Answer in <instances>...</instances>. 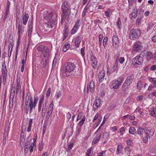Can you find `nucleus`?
Listing matches in <instances>:
<instances>
[{
	"instance_id": "obj_17",
	"label": "nucleus",
	"mask_w": 156,
	"mask_h": 156,
	"mask_svg": "<svg viewBox=\"0 0 156 156\" xmlns=\"http://www.w3.org/2000/svg\"><path fill=\"white\" fill-rule=\"evenodd\" d=\"M69 34V29L68 28L65 26L63 30V41H64L67 37Z\"/></svg>"
},
{
	"instance_id": "obj_51",
	"label": "nucleus",
	"mask_w": 156,
	"mask_h": 156,
	"mask_svg": "<svg viewBox=\"0 0 156 156\" xmlns=\"http://www.w3.org/2000/svg\"><path fill=\"white\" fill-rule=\"evenodd\" d=\"M150 130H151V129L148 128H146L145 129H144L145 135H149V133H150L151 131Z\"/></svg>"
},
{
	"instance_id": "obj_38",
	"label": "nucleus",
	"mask_w": 156,
	"mask_h": 156,
	"mask_svg": "<svg viewBox=\"0 0 156 156\" xmlns=\"http://www.w3.org/2000/svg\"><path fill=\"white\" fill-rule=\"evenodd\" d=\"M103 34H100L99 37V46L100 47H101V43H102V39L103 38Z\"/></svg>"
},
{
	"instance_id": "obj_59",
	"label": "nucleus",
	"mask_w": 156,
	"mask_h": 156,
	"mask_svg": "<svg viewBox=\"0 0 156 156\" xmlns=\"http://www.w3.org/2000/svg\"><path fill=\"white\" fill-rule=\"evenodd\" d=\"M42 107V104L38 103V112H40L41 111Z\"/></svg>"
},
{
	"instance_id": "obj_3",
	"label": "nucleus",
	"mask_w": 156,
	"mask_h": 156,
	"mask_svg": "<svg viewBox=\"0 0 156 156\" xmlns=\"http://www.w3.org/2000/svg\"><path fill=\"white\" fill-rule=\"evenodd\" d=\"M76 66L74 64L69 62L65 64L63 68V72L67 76H70L73 73Z\"/></svg>"
},
{
	"instance_id": "obj_22",
	"label": "nucleus",
	"mask_w": 156,
	"mask_h": 156,
	"mask_svg": "<svg viewBox=\"0 0 156 156\" xmlns=\"http://www.w3.org/2000/svg\"><path fill=\"white\" fill-rule=\"evenodd\" d=\"M101 136V134L99 135L97 134L95 137L93 139L92 142V144L94 145L96 144L100 140Z\"/></svg>"
},
{
	"instance_id": "obj_9",
	"label": "nucleus",
	"mask_w": 156,
	"mask_h": 156,
	"mask_svg": "<svg viewBox=\"0 0 156 156\" xmlns=\"http://www.w3.org/2000/svg\"><path fill=\"white\" fill-rule=\"evenodd\" d=\"M143 47L142 43L139 41H137L134 44L133 47V50L137 52H140L143 49Z\"/></svg>"
},
{
	"instance_id": "obj_12",
	"label": "nucleus",
	"mask_w": 156,
	"mask_h": 156,
	"mask_svg": "<svg viewBox=\"0 0 156 156\" xmlns=\"http://www.w3.org/2000/svg\"><path fill=\"white\" fill-rule=\"evenodd\" d=\"M15 92V89H12L9 103V106L10 108H12L13 106V99L14 97Z\"/></svg>"
},
{
	"instance_id": "obj_15",
	"label": "nucleus",
	"mask_w": 156,
	"mask_h": 156,
	"mask_svg": "<svg viewBox=\"0 0 156 156\" xmlns=\"http://www.w3.org/2000/svg\"><path fill=\"white\" fill-rule=\"evenodd\" d=\"M105 75V73L104 71H102L99 73L98 76V78L100 83L102 82L104 80Z\"/></svg>"
},
{
	"instance_id": "obj_48",
	"label": "nucleus",
	"mask_w": 156,
	"mask_h": 156,
	"mask_svg": "<svg viewBox=\"0 0 156 156\" xmlns=\"http://www.w3.org/2000/svg\"><path fill=\"white\" fill-rule=\"evenodd\" d=\"M152 55V53L150 52H147V59L149 60L151 58V56Z\"/></svg>"
},
{
	"instance_id": "obj_11",
	"label": "nucleus",
	"mask_w": 156,
	"mask_h": 156,
	"mask_svg": "<svg viewBox=\"0 0 156 156\" xmlns=\"http://www.w3.org/2000/svg\"><path fill=\"white\" fill-rule=\"evenodd\" d=\"M120 85V83H119L118 80H114L112 81L111 82V87L112 89H117L119 88Z\"/></svg>"
},
{
	"instance_id": "obj_39",
	"label": "nucleus",
	"mask_w": 156,
	"mask_h": 156,
	"mask_svg": "<svg viewBox=\"0 0 156 156\" xmlns=\"http://www.w3.org/2000/svg\"><path fill=\"white\" fill-rule=\"evenodd\" d=\"M143 87V84L140 81L138 83L137 85V88L139 90H141Z\"/></svg>"
},
{
	"instance_id": "obj_54",
	"label": "nucleus",
	"mask_w": 156,
	"mask_h": 156,
	"mask_svg": "<svg viewBox=\"0 0 156 156\" xmlns=\"http://www.w3.org/2000/svg\"><path fill=\"white\" fill-rule=\"evenodd\" d=\"M51 92V89L50 87H49L46 92V96L47 97H48L50 96Z\"/></svg>"
},
{
	"instance_id": "obj_1",
	"label": "nucleus",
	"mask_w": 156,
	"mask_h": 156,
	"mask_svg": "<svg viewBox=\"0 0 156 156\" xmlns=\"http://www.w3.org/2000/svg\"><path fill=\"white\" fill-rule=\"evenodd\" d=\"M38 100L37 97H34L33 101L32 97L29 96L27 97V99L26 100L24 105V111L26 113H28L29 110L30 113H31L33 109L36 107Z\"/></svg>"
},
{
	"instance_id": "obj_55",
	"label": "nucleus",
	"mask_w": 156,
	"mask_h": 156,
	"mask_svg": "<svg viewBox=\"0 0 156 156\" xmlns=\"http://www.w3.org/2000/svg\"><path fill=\"white\" fill-rule=\"evenodd\" d=\"M12 48H13V43H11L9 44V45L8 51L10 52V51H11V52H12Z\"/></svg>"
},
{
	"instance_id": "obj_30",
	"label": "nucleus",
	"mask_w": 156,
	"mask_h": 156,
	"mask_svg": "<svg viewBox=\"0 0 156 156\" xmlns=\"http://www.w3.org/2000/svg\"><path fill=\"white\" fill-rule=\"evenodd\" d=\"M70 14H67V12H62L61 16V19L62 20H65L66 17Z\"/></svg>"
},
{
	"instance_id": "obj_47",
	"label": "nucleus",
	"mask_w": 156,
	"mask_h": 156,
	"mask_svg": "<svg viewBox=\"0 0 156 156\" xmlns=\"http://www.w3.org/2000/svg\"><path fill=\"white\" fill-rule=\"evenodd\" d=\"M142 18L143 17L141 16L138 17L136 21V25H139V24Z\"/></svg>"
},
{
	"instance_id": "obj_41",
	"label": "nucleus",
	"mask_w": 156,
	"mask_h": 156,
	"mask_svg": "<svg viewBox=\"0 0 156 156\" xmlns=\"http://www.w3.org/2000/svg\"><path fill=\"white\" fill-rule=\"evenodd\" d=\"M100 117H102L100 115V114L99 113H97L95 116L94 117L93 120V122H94L97 119L98 120V119L99 118H100Z\"/></svg>"
},
{
	"instance_id": "obj_7",
	"label": "nucleus",
	"mask_w": 156,
	"mask_h": 156,
	"mask_svg": "<svg viewBox=\"0 0 156 156\" xmlns=\"http://www.w3.org/2000/svg\"><path fill=\"white\" fill-rule=\"evenodd\" d=\"M16 26L18 28L17 35L19 40L20 39L21 35L23 34L24 31L23 27L22 24H20V23L19 20H16Z\"/></svg>"
},
{
	"instance_id": "obj_19",
	"label": "nucleus",
	"mask_w": 156,
	"mask_h": 156,
	"mask_svg": "<svg viewBox=\"0 0 156 156\" xmlns=\"http://www.w3.org/2000/svg\"><path fill=\"white\" fill-rule=\"evenodd\" d=\"M137 132L138 134L140 136H143L144 135H145L144 129V128L140 127L137 129Z\"/></svg>"
},
{
	"instance_id": "obj_63",
	"label": "nucleus",
	"mask_w": 156,
	"mask_h": 156,
	"mask_svg": "<svg viewBox=\"0 0 156 156\" xmlns=\"http://www.w3.org/2000/svg\"><path fill=\"white\" fill-rule=\"evenodd\" d=\"M150 69L152 71H154L156 69V65H153L151 66Z\"/></svg>"
},
{
	"instance_id": "obj_45",
	"label": "nucleus",
	"mask_w": 156,
	"mask_h": 156,
	"mask_svg": "<svg viewBox=\"0 0 156 156\" xmlns=\"http://www.w3.org/2000/svg\"><path fill=\"white\" fill-rule=\"evenodd\" d=\"M77 128L76 132V136H78L81 131V127L80 126L79 127H77Z\"/></svg>"
},
{
	"instance_id": "obj_28",
	"label": "nucleus",
	"mask_w": 156,
	"mask_h": 156,
	"mask_svg": "<svg viewBox=\"0 0 156 156\" xmlns=\"http://www.w3.org/2000/svg\"><path fill=\"white\" fill-rule=\"evenodd\" d=\"M70 45L69 41L66 42L63 46V50L64 51L66 52L69 49V48Z\"/></svg>"
},
{
	"instance_id": "obj_25",
	"label": "nucleus",
	"mask_w": 156,
	"mask_h": 156,
	"mask_svg": "<svg viewBox=\"0 0 156 156\" xmlns=\"http://www.w3.org/2000/svg\"><path fill=\"white\" fill-rule=\"evenodd\" d=\"M119 39L117 36L116 35H114L113 36L112 42L114 45H116L119 43Z\"/></svg>"
},
{
	"instance_id": "obj_21",
	"label": "nucleus",
	"mask_w": 156,
	"mask_h": 156,
	"mask_svg": "<svg viewBox=\"0 0 156 156\" xmlns=\"http://www.w3.org/2000/svg\"><path fill=\"white\" fill-rule=\"evenodd\" d=\"M81 41V39L79 36H78L76 37L75 42V47L76 48H78L79 47Z\"/></svg>"
},
{
	"instance_id": "obj_42",
	"label": "nucleus",
	"mask_w": 156,
	"mask_h": 156,
	"mask_svg": "<svg viewBox=\"0 0 156 156\" xmlns=\"http://www.w3.org/2000/svg\"><path fill=\"white\" fill-rule=\"evenodd\" d=\"M111 11L110 9H108L105 12V15L106 16H107L108 18H109L110 15V13Z\"/></svg>"
},
{
	"instance_id": "obj_31",
	"label": "nucleus",
	"mask_w": 156,
	"mask_h": 156,
	"mask_svg": "<svg viewBox=\"0 0 156 156\" xmlns=\"http://www.w3.org/2000/svg\"><path fill=\"white\" fill-rule=\"evenodd\" d=\"M33 27V25L32 23H31L28 27V36L29 37H30L32 33V30Z\"/></svg>"
},
{
	"instance_id": "obj_8",
	"label": "nucleus",
	"mask_w": 156,
	"mask_h": 156,
	"mask_svg": "<svg viewBox=\"0 0 156 156\" xmlns=\"http://www.w3.org/2000/svg\"><path fill=\"white\" fill-rule=\"evenodd\" d=\"M143 62V58L141 56L139 55L137 56L134 58L132 60V63L133 65H140Z\"/></svg>"
},
{
	"instance_id": "obj_37",
	"label": "nucleus",
	"mask_w": 156,
	"mask_h": 156,
	"mask_svg": "<svg viewBox=\"0 0 156 156\" xmlns=\"http://www.w3.org/2000/svg\"><path fill=\"white\" fill-rule=\"evenodd\" d=\"M109 136V133L107 132H104L102 136V137L105 139H107Z\"/></svg>"
},
{
	"instance_id": "obj_20",
	"label": "nucleus",
	"mask_w": 156,
	"mask_h": 156,
	"mask_svg": "<svg viewBox=\"0 0 156 156\" xmlns=\"http://www.w3.org/2000/svg\"><path fill=\"white\" fill-rule=\"evenodd\" d=\"M137 13L138 11L136 7L135 6L134 7L132 10V12L131 13L132 17L134 18H136L137 16Z\"/></svg>"
},
{
	"instance_id": "obj_58",
	"label": "nucleus",
	"mask_w": 156,
	"mask_h": 156,
	"mask_svg": "<svg viewBox=\"0 0 156 156\" xmlns=\"http://www.w3.org/2000/svg\"><path fill=\"white\" fill-rule=\"evenodd\" d=\"M102 119V117H100V118H99L97 120V121L96 122V124L97 125L96 126H97L98 125V124L101 121Z\"/></svg>"
},
{
	"instance_id": "obj_6",
	"label": "nucleus",
	"mask_w": 156,
	"mask_h": 156,
	"mask_svg": "<svg viewBox=\"0 0 156 156\" xmlns=\"http://www.w3.org/2000/svg\"><path fill=\"white\" fill-rule=\"evenodd\" d=\"M141 33V31L138 29H132L129 33V38L132 40L137 39L140 35Z\"/></svg>"
},
{
	"instance_id": "obj_5",
	"label": "nucleus",
	"mask_w": 156,
	"mask_h": 156,
	"mask_svg": "<svg viewBox=\"0 0 156 156\" xmlns=\"http://www.w3.org/2000/svg\"><path fill=\"white\" fill-rule=\"evenodd\" d=\"M37 51L42 56L46 58L48 57L50 52L47 47L43 45H41L37 48Z\"/></svg>"
},
{
	"instance_id": "obj_53",
	"label": "nucleus",
	"mask_w": 156,
	"mask_h": 156,
	"mask_svg": "<svg viewBox=\"0 0 156 156\" xmlns=\"http://www.w3.org/2000/svg\"><path fill=\"white\" fill-rule=\"evenodd\" d=\"M108 41V38L107 37H105L103 39V45L105 47L106 45V44L107 42Z\"/></svg>"
},
{
	"instance_id": "obj_34",
	"label": "nucleus",
	"mask_w": 156,
	"mask_h": 156,
	"mask_svg": "<svg viewBox=\"0 0 156 156\" xmlns=\"http://www.w3.org/2000/svg\"><path fill=\"white\" fill-rule=\"evenodd\" d=\"M136 129L135 128L133 127H130L129 129V133L131 134H134L135 132Z\"/></svg>"
},
{
	"instance_id": "obj_52",
	"label": "nucleus",
	"mask_w": 156,
	"mask_h": 156,
	"mask_svg": "<svg viewBox=\"0 0 156 156\" xmlns=\"http://www.w3.org/2000/svg\"><path fill=\"white\" fill-rule=\"evenodd\" d=\"M149 136V135H145L144 137L143 138V142L144 143H147L148 141V137Z\"/></svg>"
},
{
	"instance_id": "obj_50",
	"label": "nucleus",
	"mask_w": 156,
	"mask_h": 156,
	"mask_svg": "<svg viewBox=\"0 0 156 156\" xmlns=\"http://www.w3.org/2000/svg\"><path fill=\"white\" fill-rule=\"evenodd\" d=\"M85 49V47H83L81 50V52L82 55V56L83 58H85V52L84 50Z\"/></svg>"
},
{
	"instance_id": "obj_61",
	"label": "nucleus",
	"mask_w": 156,
	"mask_h": 156,
	"mask_svg": "<svg viewBox=\"0 0 156 156\" xmlns=\"http://www.w3.org/2000/svg\"><path fill=\"white\" fill-rule=\"evenodd\" d=\"M73 145V143H71L70 144L68 145V149L69 150L71 149Z\"/></svg>"
},
{
	"instance_id": "obj_27",
	"label": "nucleus",
	"mask_w": 156,
	"mask_h": 156,
	"mask_svg": "<svg viewBox=\"0 0 156 156\" xmlns=\"http://www.w3.org/2000/svg\"><path fill=\"white\" fill-rule=\"evenodd\" d=\"M28 17L29 16L28 14H25L24 16H23L22 20L23 21V24L26 25L27 24Z\"/></svg>"
},
{
	"instance_id": "obj_26",
	"label": "nucleus",
	"mask_w": 156,
	"mask_h": 156,
	"mask_svg": "<svg viewBox=\"0 0 156 156\" xmlns=\"http://www.w3.org/2000/svg\"><path fill=\"white\" fill-rule=\"evenodd\" d=\"M118 65V61L117 59H116L115 63L114 65L112 67L111 69L110 72L111 73L115 72L116 69Z\"/></svg>"
},
{
	"instance_id": "obj_57",
	"label": "nucleus",
	"mask_w": 156,
	"mask_h": 156,
	"mask_svg": "<svg viewBox=\"0 0 156 156\" xmlns=\"http://www.w3.org/2000/svg\"><path fill=\"white\" fill-rule=\"evenodd\" d=\"M144 96L142 95H139L137 97V100L138 101H142L143 99Z\"/></svg>"
},
{
	"instance_id": "obj_33",
	"label": "nucleus",
	"mask_w": 156,
	"mask_h": 156,
	"mask_svg": "<svg viewBox=\"0 0 156 156\" xmlns=\"http://www.w3.org/2000/svg\"><path fill=\"white\" fill-rule=\"evenodd\" d=\"M48 106V102L45 101L44 104L43 106L42 112H46Z\"/></svg>"
},
{
	"instance_id": "obj_62",
	"label": "nucleus",
	"mask_w": 156,
	"mask_h": 156,
	"mask_svg": "<svg viewBox=\"0 0 156 156\" xmlns=\"http://www.w3.org/2000/svg\"><path fill=\"white\" fill-rule=\"evenodd\" d=\"M82 116V114L81 113H80L78 114L77 117V121H78L80 119Z\"/></svg>"
},
{
	"instance_id": "obj_23",
	"label": "nucleus",
	"mask_w": 156,
	"mask_h": 156,
	"mask_svg": "<svg viewBox=\"0 0 156 156\" xmlns=\"http://www.w3.org/2000/svg\"><path fill=\"white\" fill-rule=\"evenodd\" d=\"M53 104L52 103H51L48 107V110L47 114L49 115H50L52 112L53 109Z\"/></svg>"
},
{
	"instance_id": "obj_2",
	"label": "nucleus",
	"mask_w": 156,
	"mask_h": 156,
	"mask_svg": "<svg viewBox=\"0 0 156 156\" xmlns=\"http://www.w3.org/2000/svg\"><path fill=\"white\" fill-rule=\"evenodd\" d=\"M58 13L56 12H50L48 17L49 21L45 23L44 26L48 28H51L57 23L56 19Z\"/></svg>"
},
{
	"instance_id": "obj_46",
	"label": "nucleus",
	"mask_w": 156,
	"mask_h": 156,
	"mask_svg": "<svg viewBox=\"0 0 156 156\" xmlns=\"http://www.w3.org/2000/svg\"><path fill=\"white\" fill-rule=\"evenodd\" d=\"M92 147L88 149L86 153V156H91L90 154L91 150Z\"/></svg>"
},
{
	"instance_id": "obj_40",
	"label": "nucleus",
	"mask_w": 156,
	"mask_h": 156,
	"mask_svg": "<svg viewBox=\"0 0 156 156\" xmlns=\"http://www.w3.org/2000/svg\"><path fill=\"white\" fill-rule=\"evenodd\" d=\"M92 7V4L90 2H89L86 5L85 9H86L87 10H89L90 9V8H91Z\"/></svg>"
},
{
	"instance_id": "obj_36",
	"label": "nucleus",
	"mask_w": 156,
	"mask_h": 156,
	"mask_svg": "<svg viewBox=\"0 0 156 156\" xmlns=\"http://www.w3.org/2000/svg\"><path fill=\"white\" fill-rule=\"evenodd\" d=\"M85 119V117L84 116L81 120L79 122L78 125L81 127L84 123Z\"/></svg>"
},
{
	"instance_id": "obj_14",
	"label": "nucleus",
	"mask_w": 156,
	"mask_h": 156,
	"mask_svg": "<svg viewBox=\"0 0 156 156\" xmlns=\"http://www.w3.org/2000/svg\"><path fill=\"white\" fill-rule=\"evenodd\" d=\"M101 104V101L100 99H97L96 100L94 103L93 106V109L95 111L96 109H97L100 106Z\"/></svg>"
},
{
	"instance_id": "obj_64",
	"label": "nucleus",
	"mask_w": 156,
	"mask_h": 156,
	"mask_svg": "<svg viewBox=\"0 0 156 156\" xmlns=\"http://www.w3.org/2000/svg\"><path fill=\"white\" fill-rule=\"evenodd\" d=\"M132 141L130 139H128L127 140L126 143L128 145H129L131 144Z\"/></svg>"
},
{
	"instance_id": "obj_49",
	"label": "nucleus",
	"mask_w": 156,
	"mask_h": 156,
	"mask_svg": "<svg viewBox=\"0 0 156 156\" xmlns=\"http://www.w3.org/2000/svg\"><path fill=\"white\" fill-rule=\"evenodd\" d=\"M35 145V143L33 142L32 144L30 145V153H31L33 152L34 146Z\"/></svg>"
},
{
	"instance_id": "obj_56",
	"label": "nucleus",
	"mask_w": 156,
	"mask_h": 156,
	"mask_svg": "<svg viewBox=\"0 0 156 156\" xmlns=\"http://www.w3.org/2000/svg\"><path fill=\"white\" fill-rule=\"evenodd\" d=\"M44 96L42 95L41 98H40L38 103L42 104L44 101Z\"/></svg>"
},
{
	"instance_id": "obj_18",
	"label": "nucleus",
	"mask_w": 156,
	"mask_h": 156,
	"mask_svg": "<svg viewBox=\"0 0 156 156\" xmlns=\"http://www.w3.org/2000/svg\"><path fill=\"white\" fill-rule=\"evenodd\" d=\"M91 60L92 62V66L94 68H95L97 64V60L96 58L93 55L91 56Z\"/></svg>"
},
{
	"instance_id": "obj_16",
	"label": "nucleus",
	"mask_w": 156,
	"mask_h": 156,
	"mask_svg": "<svg viewBox=\"0 0 156 156\" xmlns=\"http://www.w3.org/2000/svg\"><path fill=\"white\" fill-rule=\"evenodd\" d=\"M94 82L91 80L89 86H87V91L88 92L90 91V92H92L94 91Z\"/></svg>"
},
{
	"instance_id": "obj_32",
	"label": "nucleus",
	"mask_w": 156,
	"mask_h": 156,
	"mask_svg": "<svg viewBox=\"0 0 156 156\" xmlns=\"http://www.w3.org/2000/svg\"><path fill=\"white\" fill-rule=\"evenodd\" d=\"M150 114L151 116L153 117H155L156 116V108H153L150 111Z\"/></svg>"
},
{
	"instance_id": "obj_44",
	"label": "nucleus",
	"mask_w": 156,
	"mask_h": 156,
	"mask_svg": "<svg viewBox=\"0 0 156 156\" xmlns=\"http://www.w3.org/2000/svg\"><path fill=\"white\" fill-rule=\"evenodd\" d=\"M8 11V10H7V11H5L3 18V21L4 22L5 21V20L6 19L7 17H8L9 11Z\"/></svg>"
},
{
	"instance_id": "obj_24",
	"label": "nucleus",
	"mask_w": 156,
	"mask_h": 156,
	"mask_svg": "<svg viewBox=\"0 0 156 156\" xmlns=\"http://www.w3.org/2000/svg\"><path fill=\"white\" fill-rule=\"evenodd\" d=\"M2 76H4V78L5 76H7V69L5 64L4 65H3L2 66Z\"/></svg>"
},
{
	"instance_id": "obj_4",
	"label": "nucleus",
	"mask_w": 156,
	"mask_h": 156,
	"mask_svg": "<svg viewBox=\"0 0 156 156\" xmlns=\"http://www.w3.org/2000/svg\"><path fill=\"white\" fill-rule=\"evenodd\" d=\"M134 78L133 75L131 74L128 76L126 78L124 83L122 84V92L125 93L126 92V90L132 83Z\"/></svg>"
},
{
	"instance_id": "obj_60",
	"label": "nucleus",
	"mask_w": 156,
	"mask_h": 156,
	"mask_svg": "<svg viewBox=\"0 0 156 156\" xmlns=\"http://www.w3.org/2000/svg\"><path fill=\"white\" fill-rule=\"evenodd\" d=\"M125 59L123 57H121L119 58V62L121 64L123 63Z\"/></svg>"
},
{
	"instance_id": "obj_13",
	"label": "nucleus",
	"mask_w": 156,
	"mask_h": 156,
	"mask_svg": "<svg viewBox=\"0 0 156 156\" xmlns=\"http://www.w3.org/2000/svg\"><path fill=\"white\" fill-rule=\"evenodd\" d=\"M80 22V20H78L76 21L71 30V33L72 35L74 34L78 31V29L80 27V25H79Z\"/></svg>"
},
{
	"instance_id": "obj_10",
	"label": "nucleus",
	"mask_w": 156,
	"mask_h": 156,
	"mask_svg": "<svg viewBox=\"0 0 156 156\" xmlns=\"http://www.w3.org/2000/svg\"><path fill=\"white\" fill-rule=\"evenodd\" d=\"M61 9L62 11L67 12V14H70L71 13L70 6L68 3L66 2H64L62 3Z\"/></svg>"
},
{
	"instance_id": "obj_29",
	"label": "nucleus",
	"mask_w": 156,
	"mask_h": 156,
	"mask_svg": "<svg viewBox=\"0 0 156 156\" xmlns=\"http://www.w3.org/2000/svg\"><path fill=\"white\" fill-rule=\"evenodd\" d=\"M18 93L20 94L21 93V86L20 84L17 83L16 86V94H17Z\"/></svg>"
},
{
	"instance_id": "obj_35",
	"label": "nucleus",
	"mask_w": 156,
	"mask_h": 156,
	"mask_svg": "<svg viewBox=\"0 0 156 156\" xmlns=\"http://www.w3.org/2000/svg\"><path fill=\"white\" fill-rule=\"evenodd\" d=\"M116 24L117 27L119 29H120L122 25V23L120 21V18H118L116 22Z\"/></svg>"
},
{
	"instance_id": "obj_43",
	"label": "nucleus",
	"mask_w": 156,
	"mask_h": 156,
	"mask_svg": "<svg viewBox=\"0 0 156 156\" xmlns=\"http://www.w3.org/2000/svg\"><path fill=\"white\" fill-rule=\"evenodd\" d=\"M122 148V146L121 145H118L116 151H117V154H119V151H120V149Z\"/></svg>"
}]
</instances>
